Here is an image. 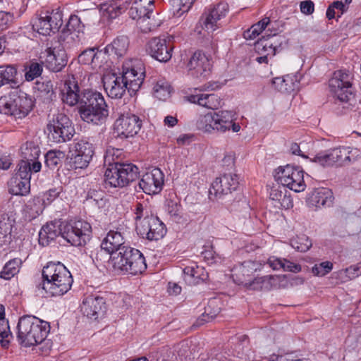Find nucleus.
<instances>
[{
	"mask_svg": "<svg viewBox=\"0 0 361 361\" xmlns=\"http://www.w3.org/2000/svg\"><path fill=\"white\" fill-rule=\"evenodd\" d=\"M269 200L273 206L278 209H289L293 207L290 193L281 186L273 187L269 192Z\"/></svg>",
	"mask_w": 361,
	"mask_h": 361,
	"instance_id": "c85d7f7f",
	"label": "nucleus"
},
{
	"mask_svg": "<svg viewBox=\"0 0 361 361\" xmlns=\"http://www.w3.org/2000/svg\"><path fill=\"white\" fill-rule=\"evenodd\" d=\"M71 152V164L72 167L74 169H85L89 165L91 160L73 152Z\"/></svg>",
	"mask_w": 361,
	"mask_h": 361,
	"instance_id": "680f3d73",
	"label": "nucleus"
},
{
	"mask_svg": "<svg viewBox=\"0 0 361 361\" xmlns=\"http://www.w3.org/2000/svg\"><path fill=\"white\" fill-rule=\"evenodd\" d=\"M64 157V153L61 151L50 150L44 156L45 164L51 169H54L61 163Z\"/></svg>",
	"mask_w": 361,
	"mask_h": 361,
	"instance_id": "a18cd8bd",
	"label": "nucleus"
},
{
	"mask_svg": "<svg viewBox=\"0 0 361 361\" xmlns=\"http://www.w3.org/2000/svg\"><path fill=\"white\" fill-rule=\"evenodd\" d=\"M291 246L299 252H306L312 246V242L309 238L305 235L298 236L290 240Z\"/></svg>",
	"mask_w": 361,
	"mask_h": 361,
	"instance_id": "09e8293b",
	"label": "nucleus"
},
{
	"mask_svg": "<svg viewBox=\"0 0 361 361\" xmlns=\"http://www.w3.org/2000/svg\"><path fill=\"white\" fill-rule=\"evenodd\" d=\"M64 224L60 220H54L44 225L39 232V243L47 246L59 235L63 238Z\"/></svg>",
	"mask_w": 361,
	"mask_h": 361,
	"instance_id": "bb28decb",
	"label": "nucleus"
},
{
	"mask_svg": "<svg viewBox=\"0 0 361 361\" xmlns=\"http://www.w3.org/2000/svg\"><path fill=\"white\" fill-rule=\"evenodd\" d=\"M84 316L93 320L102 317L106 312V302L104 298L98 295H88L80 305Z\"/></svg>",
	"mask_w": 361,
	"mask_h": 361,
	"instance_id": "5701e85b",
	"label": "nucleus"
},
{
	"mask_svg": "<svg viewBox=\"0 0 361 361\" xmlns=\"http://www.w3.org/2000/svg\"><path fill=\"white\" fill-rule=\"evenodd\" d=\"M137 27L142 32H149L155 30L161 24V20L152 14L142 15L140 18H135Z\"/></svg>",
	"mask_w": 361,
	"mask_h": 361,
	"instance_id": "e433bc0d",
	"label": "nucleus"
},
{
	"mask_svg": "<svg viewBox=\"0 0 361 361\" xmlns=\"http://www.w3.org/2000/svg\"><path fill=\"white\" fill-rule=\"evenodd\" d=\"M42 73V64L37 62H32L27 67V71L25 74V78L27 81H32L36 78L41 75Z\"/></svg>",
	"mask_w": 361,
	"mask_h": 361,
	"instance_id": "5fc2aeb1",
	"label": "nucleus"
},
{
	"mask_svg": "<svg viewBox=\"0 0 361 361\" xmlns=\"http://www.w3.org/2000/svg\"><path fill=\"white\" fill-rule=\"evenodd\" d=\"M28 165L21 164L17 172L9 181V192L14 195H25L30 190V179L32 172L27 171Z\"/></svg>",
	"mask_w": 361,
	"mask_h": 361,
	"instance_id": "aec40b11",
	"label": "nucleus"
},
{
	"mask_svg": "<svg viewBox=\"0 0 361 361\" xmlns=\"http://www.w3.org/2000/svg\"><path fill=\"white\" fill-rule=\"evenodd\" d=\"M154 0H135L129 10L131 18H140L142 15L154 13Z\"/></svg>",
	"mask_w": 361,
	"mask_h": 361,
	"instance_id": "473e14b6",
	"label": "nucleus"
},
{
	"mask_svg": "<svg viewBox=\"0 0 361 361\" xmlns=\"http://www.w3.org/2000/svg\"><path fill=\"white\" fill-rule=\"evenodd\" d=\"M239 185V177L233 173H224L216 178L209 191V198L214 201L221 199L224 195L237 190Z\"/></svg>",
	"mask_w": 361,
	"mask_h": 361,
	"instance_id": "2eb2a0df",
	"label": "nucleus"
},
{
	"mask_svg": "<svg viewBox=\"0 0 361 361\" xmlns=\"http://www.w3.org/2000/svg\"><path fill=\"white\" fill-rule=\"evenodd\" d=\"M121 78L128 87L130 95L135 94L140 88L145 78V71L142 63L137 60L123 65Z\"/></svg>",
	"mask_w": 361,
	"mask_h": 361,
	"instance_id": "ddd939ff",
	"label": "nucleus"
},
{
	"mask_svg": "<svg viewBox=\"0 0 361 361\" xmlns=\"http://www.w3.org/2000/svg\"><path fill=\"white\" fill-rule=\"evenodd\" d=\"M275 179L283 187L296 192H302L306 188L304 171L299 166L290 164L279 166L276 171Z\"/></svg>",
	"mask_w": 361,
	"mask_h": 361,
	"instance_id": "1a4fd4ad",
	"label": "nucleus"
},
{
	"mask_svg": "<svg viewBox=\"0 0 361 361\" xmlns=\"http://www.w3.org/2000/svg\"><path fill=\"white\" fill-rule=\"evenodd\" d=\"M172 37H154L146 44V51L153 59L160 62H167L172 57L173 45Z\"/></svg>",
	"mask_w": 361,
	"mask_h": 361,
	"instance_id": "f3484780",
	"label": "nucleus"
},
{
	"mask_svg": "<svg viewBox=\"0 0 361 361\" xmlns=\"http://www.w3.org/2000/svg\"><path fill=\"white\" fill-rule=\"evenodd\" d=\"M109 265L116 274L137 275L147 269L145 257L137 249L131 247L121 248V251L112 254Z\"/></svg>",
	"mask_w": 361,
	"mask_h": 361,
	"instance_id": "7ed1b4c3",
	"label": "nucleus"
},
{
	"mask_svg": "<svg viewBox=\"0 0 361 361\" xmlns=\"http://www.w3.org/2000/svg\"><path fill=\"white\" fill-rule=\"evenodd\" d=\"M17 329V338L20 343L25 347H30L45 340L50 331V325L49 322L35 316L24 315L19 319Z\"/></svg>",
	"mask_w": 361,
	"mask_h": 361,
	"instance_id": "20e7f679",
	"label": "nucleus"
},
{
	"mask_svg": "<svg viewBox=\"0 0 361 361\" xmlns=\"http://www.w3.org/2000/svg\"><path fill=\"white\" fill-rule=\"evenodd\" d=\"M63 24V14L59 8L42 12L32 23V28L39 34L49 35L57 32Z\"/></svg>",
	"mask_w": 361,
	"mask_h": 361,
	"instance_id": "9b49d317",
	"label": "nucleus"
},
{
	"mask_svg": "<svg viewBox=\"0 0 361 361\" xmlns=\"http://www.w3.org/2000/svg\"><path fill=\"white\" fill-rule=\"evenodd\" d=\"M273 83L277 86L280 91L290 92L294 90V84L290 77L276 78Z\"/></svg>",
	"mask_w": 361,
	"mask_h": 361,
	"instance_id": "4d7b16f0",
	"label": "nucleus"
},
{
	"mask_svg": "<svg viewBox=\"0 0 361 361\" xmlns=\"http://www.w3.org/2000/svg\"><path fill=\"white\" fill-rule=\"evenodd\" d=\"M149 213L150 211L147 208V204L144 205L142 203L137 202L135 209L136 226L141 221L146 220L147 219H148L150 217L154 216L152 214H149Z\"/></svg>",
	"mask_w": 361,
	"mask_h": 361,
	"instance_id": "864d4df0",
	"label": "nucleus"
},
{
	"mask_svg": "<svg viewBox=\"0 0 361 361\" xmlns=\"http://www.w3.org/2000/svg\"><path fill=\"white\" fill-rule=\"evenodd\" d=\"M257 269V264L255 262L252 260L245 261L235 266L232 269L233 281L238 285L252 286L255 283H264L273 278L271 276H264L252 280V275Z\"/></svg>",
	"mask_w": 361,
	"mask_h": 361,
	"instance_id": "4468645a",
	"label": "nucleus"
},
{
	"mask_svg": "<svg viewBox=\"0 0 361 361\" xmlns=\"http://www.w3.org/2000/svg\"><path fill=\"white\" fill-rule=\"evenodd\" d=\"M300 11L305 15H310L314 11V4L311 0L302 1L300 4Z\"/></svg>",
	"mask_w": 361,
	"mask_h": 361,
	"instance_id": "774afa93",
	"label": "nucleus"
},
{
	"mask_svg": "<svg viewBox=\"0 0 361 361\" xmlns=\"http://www.w3.org/2000/svg\"><path fill=\"white\" fill-rule=\"evenodd\" d=\"M331 155V149L327 152H322L316 154L312 161L322 166H330L334 164Z\"/></svg>",
	"mask_w": 361,
	"mask_h": 361,
	"instance_id": "13d9d810",
	"label": "nucleus"
},
{
	"mask_svg": "<svg viewBox=\"0 0 361 361\" xmlns=\"http://www.w3.org/2000/svg\"><path fill=\"white\" fill-rule=\"evenodd\" d=\"M68 30L80 32L83 27L80 18L76 15H71L66 25Z\"/></svg>",
	"mask_w": 361,
	"mask_h": 361,
	"instance_id": "69168bd1",
	"label": "nucleus"
},
{
	"mask_svg": "<svg viewBox=\"0 0 361 361\" xmlns=\"http://www.w3.org/2000/svg\"><path fill=\"white\" fill-rule=\"evenodd\" d=\"M166 212L175 221H179L181 218V206L176 202L173 200L168 201Z\"/></svg>",
	"mask_w": 361,
	"mask_h": 361,
	"instance_id": "bf43d9fd",
	"label": "nucleus"
},
{
	"mask_svg": "<svg viewBox=\"0 0 361 361\" xmlns=\"http://www.w3.org/2000/svg\"><path fill=\"white\" fill-rule=\"evenodd\" d=\"M128 4V0H113L109 4H104L102 9L109 18H116L127 8Z\"/></svg>",
	"mask_w": 361,
	"mask_h": 361,
	"instance_id": "4c0bfd02",
	"label": "nucleus"
},
{
	"mask_svg": "<svg viewBox=\"0 0 361 361\" xmlns=\"http://www.w3.org/2000/svg\"><path fill=\"white\" fill-rule=\"evenodd\" d=\"M92 227L86 221L77 220L65 223L63 238L73 246H83L91 238Z\"/></svg>",
	"mask_w": 361,
	"mask_h": 361,
	"instance_id": "9d476101",
	"label": "nucleus"
},
{
	"mask_svg": "<svg viewBox=\"0 0 361 361\" xmlns=\"http://www.w3.org/2000/svg\"><path fill=\"white\" fill-rule=\"evenodd\" d=\"M142 127L140 118L133 114H121L114 123V133L121 138L132 137Z\"/></svg>",
	"mask_w": 361,
	"mask_h": 361,
	"instance_id": "a211bd4d",
	"label": "nucleus"
},
{
	"mask_svg": "<svg viewBox=\"0 0 361 361\" xmlns=\"http://www.w3.org/2000/svg\"><path fill=\"white\" fill-rule=\"evenodd\" d=\"M33 106L31 97L18 88L13 90L8 97L0 99V111L16 118H25Z\"/></svg>",
	"mask_w": 361,
	"mask_h": 361,
	"instance_id": "423d86ee",
	"label": "nucleus"
},
{
	"mask_svg": "<svg viewBox=\"0 0 361 361\" xmlns=\"http://www.w3.org/2000/svg\"><path fill=\"white\" fill-rule=\"evenodd\" d=\"M17 69L13 65L0 66V83L2 86L8 85L13 90L18 89L19 82L16 78Z\"/></svg>",
	"mask_w": 361,
	"mask_h": 361,
	"instance_id": "72a5a7b5",
	"label": "nucleus"
},
{
	"mask_svg": "<svg viewBox=\"0 0 361 361\" xmlns=\"http://www.w3.org/2000/svg\"><path fill=\"white\" fill-rule=\"evenodd\" d=\"M235 114L232 111L222 110L200 115L196 122L198 130L207 133H225L231 128L238 133L240 130L238 123L234 122Z\"/></svg>",
	"mask_w": 361,
	"mask_h": 361,
	"instance_id": "39448f33",
	"label": "nucleus"
},
{
	"mask_svg": "<svg viewBox=\"0 0 361 361\" xmlns=\"http://www.w3.org/2000/svg\"><path fill=\"white\" fill-rule=\"evenodd\" d=\"M154 95L159 100H166L170 97L171 87L169 84L165 80H159L155 84L153 88Z\"/></svg>",
	"mask_w": 361,
	"mask_h": 361,
	"instance_id": "37998d69",
	"label": "nucleus"
},
{
	"mask_svg": "<svg viewBox=\"0 0 361 361\" xmlns=\"http://www.w3.org/2000/svg\"><path fill=\"white\" fill-rule=\"evenodd\" d=\"M61 188L50 189L44 193L42 200L46 205L51 204L61 193Z\"/></svg>",
	"mask_w": 361,
	"mask_h": 361,
	"instance_id": "0e129e2a",
	"label": "nucleus"
},
{
	"mask_svg": "<svg viewBox=\"0 0 361 361\" xmlns=\"http://www.w3.org/2000/svg\"><path fill=\"white\" fill-rule=\"evenodd\" d=\"M45 206L46 204L41 197H34L27 206L30 209L31 218L35 219L40 215L43 212Z\"/></svg>",
	"mask_w": 361,
	"mask_h": 361,
	"instance_id": "de8ad7c7",
	"label": "nucleus"
},
{
	"mask_svg": "<svg viewBox=\"0 0 361 361\" xmlns=\"http://www.w3.org/2000/svg\"><path fill=\"white\" fill-rule=\"evenodd\" d=\"M269 25V18H264L257 23L254 24L250 29L244 32L243 36L246 39H252L257 37Z\"/></svg>",
	"mask_w": 361,
	"mask_h": 361,
	"instance_id": "a19ab883",
	"label": "nucleus"
},
{
	"mask_svg": "<svg viewBox=\"0 0 361 361\" xmlns=\"http://www.w3.org/2000/svg\"><path fill=\"white\" fill-rule=\"evenodd\" d=\"M13 220L6 214L0 215V246L11 241Z\"/></svg>",
	"mask_w": 361,
	"mask_h": 361,
	"instance_id": "c9c22d12",
	"label": "nucleus"
},
{
	"mask_svg": "<svg viewBox=\"0 0 361 361\" xmlns=\"http://www.w3.org/2000/svg\"><path fill=\"white\" fill-rule=\"evenodd\" d=\"M12 337L7 319H0V342L3 345L9 343V338Z\"/></svg>",
	"mask_w": 361,
	"mask_h": 361,
	"instance_id": "6e6d98bb",
	"label": "nucleus"
},
{
	"mask_svg": "<svg viewBox=\"0 0 361 361\" xmlns=\"http://www.w3.org/2000/svg\"><path fill=\"white\" fill-rule=\"evenodd\" d=\"M129 47V39L126 36H120L116 38L110 44L107 45V52L116 55L118 58L126 55Z\"/></svg>",
	"mask_w": 361,
	"mask_h": 361,
	"instance_id": "f704fd0d",
	"label": "nucleus"
},
{
	"mask_svg": "<svg viewBox=\"0 0 361 361\" xmlns=\"http://www.w3.org/2000/svg\"><path fill=\"white\" fill-rule=\"evenodd\" d=\"M121 154L122 152L121 149L109 147L106 149L104 155V162L108 164H113V163L116 162L114 157H116V158L118 159Z\"/></svg>",
	"mask_w": 361,
	"mask_h": 361,
	"instance_id": "e2e57ef3",
	"label": "nucleus"
},
{
	"mask_svg": "<svg viewBox=\"0 0 361 361\" xmlns=\"http://www.w3.org/2000/svg\"><path fill=\"white\" fill-rule=\"evenodd\" d=\"M48 139L55 143L69 141L75 134V128L70 118L62 113L54 114L46 127Z\"/></svg>",
	"mask_w": 361,
	"mask_h": 361,
	"instance_id": "6e6552de",
	"label": "nucleus"
},
{
	"mask_svg": "<svg viewBox=\"0 0 361 361\" xmlns=\"http://www.w3.org/2000/svg\"><path fill=\"white\" fill-rule=\"evenodd\" d=\"M42 289L49 296H61L71 288V272L61 262H49L42 269Z\"/></svg>",
	"mask_w": 361,
	"mask_h": 361,
	"instance_id": "f03ea898",
	"label": "nucleus"
},
{
	"mask_svg": "<svg viewBox=\"0 0 361 361\" xmlns=\"http://www.w3.org/2000/svg\"><path fill=\"white\" fill-rule=\"evenodd\" d=\"M284 262V258H280L275 256H271L267 259V264L269 266L274 270H280L282 269L283 263Z\"/></svg>",
	"mask_w": 361,
	"mask_h": 361,
	"instance_id": "338daca9",
	"label": "nucleus"
},
{
	"mask_svg": "<svg viewBox=\"0 0 361 361\" xmlns=\"http://www.w3.org/2000/svg\"><path fill=\"white\" fill-rule=\"evenodd\" d=\"M190 103L198 104L209 109H216L221 106V99L215 94H197L186 97Z\"/></svg>",
	"mask_w": 361,
	"mask_h": 361,
	"instance_id": "7c9ffc66",
	"label": "nucleus"
},
{
	"mask_svg": "<svg viewBox=\"0 0 361 361\" xmlns=\"http://www.w3.org/2000/svg\"><path fill=\"white\" fill-rule=\"evenodd\" d=\"M22 261L19 258L8 261L1 271L0 277L6 280L11 279L18 273Z\"/></svg>",
	"mask_w": 361,
	"mask_h": 361,
	"instance_id": "ea45409f",
	"label": "nucleus"
},
{
	"mask_svg": "<svg viewBox=\"0 0 361 361\" xmlns=\"http://www.w3.org/2000/svg\"><path fill=\"white\" fill-rule=\"evenodd\" d=\"M164 175L159 168H154L142 175L139 186L147 195L159 193L164 185Z\"/></svg>",
	"mask_w": 361,
	"mask_h": 361,
	"instance_id": "412c9836",
	"label": "nucleus"
},
{
	"mask_svg": "<svg viewBox=\"0 0 361 361\" xmlns=\"http://www.w3.org/2000/svg\"><path fill=\"white\" fill-rule=\"evenodd\" d=\"M268 30H270V34L266 35L262 37L259 41H257L255 44V49L259 54H264L266 52L268 47L270 48V46L273 45V42L269 40V37H274L277 34V31L274 30V32L269 27Z\"/></svg>",
	"mask_w": 361,
	"mask_h": 361,
	"instance_id": "603ef678",
	"label": "nucleus"
},
{
	"mask_svg": "<svg viewBox=\"0 0 361 361\" xmlns=\"http://www.w3.org/2000/svg\"><path fill=\"white\" fill-rule=\"evenodd\" d=\"M71 152L83 156L90 160H92L94 154V147L93 145L88 141L80 140L73 143V149Z\"/></svg>",
	"mask_w": 361,
	"mask_h": 361,
	"instance_id": "58836bf2",
	"label": "nucleus"
},
{
	"mask_svg": "<svg viewBox=\"0 0 361 361\" xmlns=\"http://www.w3.org/2000/svg\"><path fill=\"white\" fill-rule=\"evenodd\" d=\"M63 103L73 106L80 104L81 118L89 123L101 125L106 122L109 110L102 94L92 90H85L80 94L78 82L73 75H68L61 89Z\"/></svg>",
	"mask_w": 361,
	"mask_h": 361,
	"instance_id": "f257e3e1",
	"label": "nucleus"
},
{
	"mask_svg": "<svg viewBox=\"0 0 361 361\" xmlns=\"http://www.w3.org/2000/svg\"><path fill=\"white\" fill-rule=\"evenodd\" d=\"M40 154V149L32 142H26L21 147L22 159L18 164V167L22 164H26L27 166V171L33 173L39 172L41 170L42 164L38 161Z\"/></svg>",
	"mask_w": 361,
	"mask_h": 361,
	"instance_id": "393cba45",
	"label": "nucleus"
},
{
	"mask_svg": "<svg viewBox=\"0 0 361 361\" xmlns=\"http://www.w3.org/2000/svg\"><path fill=\"white\" fill-rule=\"evenodd\" d=\"M41 63L53 72L61 71L67 64L65 50L60 48H48L40 56Z\"/></svg>",
	"mask_w": 361,
	"mask_h": 361,
	"instance_id": "4be33fe9",
	"label": "nucleus"
},
{
	"mask_svg": "<svg viewBox=\"0 0 361 361\" xmlns=\"http://www.w3.org/2000/svg\"><path fill=\"white\" fill-rule=\"evenodd\" d=\"M183 273L185 281L190 285H195L200 281H204L208 278V273L203 267L194 264L184 268Z\"/></svg>",
	"mask_w": 361,
	"mask_h": 361,
	"instance_id": "2f4dec72",
	"label": "nucleus"
},
{
	"mask_svg": "<svg viewBox=\"0 0 361 361\" xmlns=\"http://www.w3.org/2000/svg\"><path fill=\"white\" fill-rule=\"evenodd\" d=\"M136 230L142 238L149 240H158L166 233L165 225L157 216L141 221L137 224Z\"/></svg>",
	"mask_w": 361,
	"mask_h": 361,
	"instance_id": "6ab92c4d",
	"label": "nucleus"
},
{
	"mask_svg": "<svg viewBox=\"0 0 361 361\" xmlns=\"http://www.w3.org/2000/svg\"><path fill=\"white\" fill-rule=\"evenodd\" d=\"M126 247L128 245H125L123 235L116 231H110L101 243L102 249L111 254V255L121 251V248H126Z\"/></svg>",
	"mask_w": 361,
	"mask_h": 361,
	"instance_id": "c756f323",
	"label": "nucleus"
},
{
	"mask_svg": "<svg viewBox=\"0 0 361 361\" xmlns=\"http://www.w3.org/2000/svg\"><path fill=\"white\" fill-rule=\"evenodd\" d=\"M104 173V183L111 188H123L135 180L139 173L138 168L131 163L114 162L108 164Z\"/></svg>",
	"mask_w": 361,
	"mask_h": 361,
	"instance_id": "0eeeda50",
	"label": "nucleus"
},
{
	"mask_svg": "<svg viewBox=\"0 0 361 361\" xmlns=\"http://www.w3.org/2000/svg\"><path fill=\"white\" fill-rule=\"evenodd\" d=\"M338 274L339 279L343 282L354 279L361 275V263L350 266L345 269L341 270Z\"/></svg>",
	"mask_w": 361,
	"mask_h": 361,
	"instance_id": "c03bdc74",
	"label": "nucleus"
},
{
	"mask_svg": "<svg viewBox=\"0 0 361 361\" xmlns=\"http://www.w3.org/2000/svg\"><path fill=\"white\" fill-rule=\"evenodd\" d=\"M104 87L111 98H121L128 87L126 85L120 76L116 74H109L104 75L102 79Z\"/></svg>",
	"mask_w": 361,
	"mask_h": 361,
	"instance_id": "cd10ccee",
	"label": "nucleus"
},
{
	"mask_svg": "<svg viewBox=\"0 0 361 361\" xmlns=\"http://www.w3.org/2000/svg\"><path fill=\"white\" fill-rule=\"evenodd\" d=\"M106 62V54L102 51H96L94 55L91 58L90 66L95 72H100L104 70V64Z\"/></svg>",
	"mask_w": 361,
	"mask_h": 361,
	"instance_id": "8fccbe9b",
	"label": "nucleus"
},
{
	"mask_svg": "<svg viewBox=\"0 0 361 361\" xmlns=\"http://www.w3.org/2000/svg\"><path fill=\"white\" fill-rule=\"evenodd\" d=\"M331 158L334 164L338 163L340 164L350 161V154L351 150L348 147H340L331 149Z\"/></svg>",
	"mask_w": 361,
	"mask_h": 361,
	"instance_id": "79ce46f5",
	"label": "nucleus"
},
{
	"mask_svg": "<svg viewBox=\"0 0 361 361\" xmlns=\"http://www.w3.org/2000/svg\"><path fill=\"white\" fill-rule=\"evenodd\" d=\"M189 73L194 78L206 77L211 71L209 57L202 51H195L187 64Z\"/></svg>",
	"mask_w": 361,
	"mask_h": 361,
	"instance_id": "b1692460",
	"label": "nucleus"
},
{
	"mask_svg": "<svg viewBox=\"0 0 361 361\" xmlns=\"http://www.w3.org/2000/svg\"><path fill=\"white\" fill-rule=\"evenodd\" d=\"M334 200V197L330 189L320 188L310 194L307 202L310 208L317 209L332 206Z\"/></svg>",
	"mask_w": 361,
	"mask_h": 361,
	"instance_id": "a878e982",
	"label": "nucleus"
},
{
	"mask_svg": "<svg viewBox=\"0 0 361 361\" xmlns=\"http://www.w3.org/2000/svg\"><path fill=\"white\" fill-rule=\"evenodd\" d=\"M229 11L228 4L219 2L213 6L205 9L200 18L198 24L207 32H214L220 26L219 21L225 18Z\"/></svg>",
	"mask_w": 361,
	"mask_h": 361,
	"instance_id": "dca6fc26",
	"label": "nucleus"
},
{
	"mask_svg": "<svg viewBox=\"0 0 361 361\" xmlns=\"http://www.w3.org/2000/svg\"><path fill=\"white\" fill-rule=\"evenodd\" d=\"M202 255L204 259L209 264H212L217 262H221L222 257L219 254H216L212 245L204 246V250L202 252Z\"/></svg>",
	"mask_w": 361,
	"mask_h": 361,
	"instance_id": "3c124183",
	"label": "nucleus"
},
{
	"mask_svg": "<svg viewBox=\"0 0 361 361\" xmlns=\"http://www.w3.org/2000/svg\"><path fill=\"white\" fill-rule=\"evenodd\" d=\"M332 268V263L326 261L314 264V266L312 267V271L315 276H323L329 273Z\"/></svg>",
	"mask_w": 361,
	"mask_h": 361,
	"instance_id": "052dcab7",
	"label": "nucleus"
},
{
	"mask_svg": "<svg viewBox=\"0 0 361 361\" xmlns=\"http://www.w3.org/2000/svg\"><path fill=\"white\" fill-rule=\"evenodd\" d=\"M352 75L348 71L338 70L333 73L329 81L331 92L336 98L346 102L352 95Z\"/></svg>",
	"mask_w": 361,
	"mask_h": 361,
	"instance_id": "f8f14e48",
	"label": "nucleus"
},
{
	"mask_svg": "<svg viewBox=\"0 0 361 361\" xmlns=\"http://www.w3.org/2000/svg\"><path fill=\"white\" fill-rule=\"evenodd\" d=\"M195 0H171L173 16H181L188 12Z\"/></svg>",
	"mask_w": 361,
	"mask_h": 361,
	"instance_id": "49530a36",
	"label": "nucleus"
}]
</instances>
